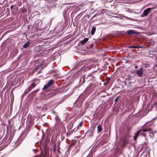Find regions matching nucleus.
I'll list each match as a JSON object with an SVG mask.
<instances>
[{
  "label": "nucleus",
  "instance_id": "2eb2a0df",
  "mask_svg": "<svg viewBox=\"0 0 157 157\" xmlns=\"http://www.w3.org/2000/svg\"><path fill=\"white\" fill-rule=\"evenodd\" d=\"M149 135L151 137L153 138L154 137V134H152L149 133Z\"/></svg>",
  "mask_w": 157,
  "mask_h": 157
},
{
  "label": "nucleus",
  "instance_id": "a878e982",
  "mask_svg": "<svg viewBox=\"0 0 157 157\" xmlns=\"http://www.w3.org/2000/svg\"><path fill=\"white\" fill-rule=\"evenodd\" d=\"M44 136H42V139H43V138H44Z\"/></svg>",
  "mask_w": 157,
  "mask_h": 157
},
{
  "label": "nucleus",
  "instance_id": "b1692460",
  "mask_svg": "<svg viewBox=\"0 0 157 157\" xmlns=\"http://www.w3.org/2000/svg\"><path fill=\"white\" fill-rule=\"evenodd\" d=\"M154 119H157V116H156V117H155L154 118Z\"/></svg>",
  "mask_w": 157,
  "mask_h": 157
},
{
  "label": "nucleus",
  "instance_id": "9b49d317",
  "mask_svg": "<svg viewBox=\"0 0 157 157\" xmlns=\"http://www.w3.org/2000/svg\"><path fill=\"white\" fill-rule=\"evenodd\" d=\"M96 29L95 27H93L92 28L91 31V34L92 35H93L94 34Z\"/></svg>",
  "mask_w": 157,
  "mask_h": 157
},
{
  "label": "nucleus",
  "instance_id": "20e7f679",
  "mask_svg": "<svg viewBox=\"0 0 157 157\" xmlns=\"http://www.w3.org/2000/svg\"><path fill=\"white\" fill-rule=\"evenodd\" d=\"M126 33L129 34H138V33L137 32H136L133 30H128L126 32Z\"/></svg>",
  "mask_w": 157,
  "mask_h": 157
},
{
  "label": "nucleus",
  "instance_id": "6ab92c4d",
  "mask_svg": "<svg viewBox=\"0 0 157 157\" xmlns=\"http://www.w3.org/2000/svg\"><path fill=\"white\" fill-rule=\"evenodd\" d=\"M66 136L67 137H68L70 135V132H67L66 134Z\"/></svg>",
  "mask_w": 157,
  "mask_h": 157
},
{
  "label": "nucleus",
  "instance_id": "4468645a",
  "mask_svg": "<svg viewBox=\"0 0 157 157\" xmlns=\"http://www.w3.org/2000/svg\"><path fill=\"white\" fill-rule=\"evenodd\" d=\"M149 129H150V128H147L144 129L142 130V132H145L149 131Z\"/></svg>",
  "mask_w": 157,
  "mask_h": 157
},
{
  "label": "nucleus",
  "instance_id": "7ed1b4c3",
  "mask_svg": "<svg viewBox=\"0 0 157 157\" xmlns=\"http://www.w3.org/2000/svg\"><path fill=\"white\" fill-rule=\"evenodd\" d=\"M152 8H148L147 9L145 10L143 13V14L144 15V17L147 16L150 12L151 10H152Z\"/></svg>",
  "mask_w": 157,
  "mask_h": 157
},
{
  "label": "nucleus",
  "instance_id": "9d476101",
  "mask_svg": "<svg viewBox=\"0 0 157 157\" xmlns=\"http://www.w3.org/2000/svg\"><path fill=\"white\" fill-rule=\"evenodd\" d=\"M97 133L99 134L102 130V128H101L100 125H99L97 127Z\"/></svg>",
  "mask_w": 157,
  "mask_h": 157
},
{
  "label": "nucleus",
  "instance_id": "aec40b11",
  "mask_svg": "<svg viewBox=\"0 0 157 157\" xmlns=\"http://www.w3.org/2000/svg\"><path fill=\"white\" fill-rule=\"evenodd\" d=\"M110 80V78H107V82H109Z\"/></svg>",
  "mask_w": 157,
  "mask_h": 157
},
{
  "label": "nucleus",
  "instance_id": "dca6fc26",
  "mask_svg": "<svg viewBox=\"0 0 157 157\" xmlns=\"http://www.w3.org/2000/svg\"><path fill=\"white\" fill-rule=\"evenodd\" d=\"M14 5H13L10 6V9L11 10H13V9L14 8Z\"/></svg>",
  "mask_w": 157,
  "mask_h": 157
},
{
  "label": "nucleus",
  "instance_id": "cd10ccee",
  "mask_svg": "<svg viewBox=\"0 0 157 157\" xmlns=\"http://www.w3.org/2000/svg\"><path fill=\"white\" fill-rule=\"evenodd\" d=\"M134 47V48H137V47Z\"/></svg>",
  "mask_w": 157,
  "mask_h": 157
},
{
  "label": "nucleus",
  "instance_id": "1a4fd4ad",
  "mask_svg": "<svg viewBox=\"0 0 157 157\" xmlns=\"http://www.w3.org/2000/svg\"><path fill=\"white\" fill-rule=\"evenodd\" d=\"M26 12V10L25 8H21L19 11V12L20 13H23Z\"/></svg>",
  "mask_w": 157,
  "mask_h": 157
},
{
  "label": "nucleus",
  "instance_id": "39448f33",
  "mask_svg": "<svg viewBox=\"0 0 157 157\" xmlns=\"http://www.w3.org/2000/svg\"><path fill=\"white\" fill-rule=\"evenodd\" d=\"M140 131H138L136 133L134 134V140L135 141L137 139L139 134L140 133Z\"/></svg>",
  "mask_w": 157,
  "mask_h": 157
},
{
  "label": "nucleus",
  "instance_id": "f8f14e48",
  "mask_svg": "<svg viewBox=\"0 0 157 157\" xmlns=\"http://www.w3.org/2000/svg\"><path fill=\"white\" fill-rule=\"evenodd\" d=\"M149 133L152 134H154L156 132V130H152L151 128H150V129H149Z\"/></svg>",
  "mask_w": 157,
  "mask_h": 157
},
{
  "label": "nucleus",
  "instance_id": "bb28decb",
  "mask_svg": "<svg viewBox=\"0 0 157 157\" xmlns=\"http://www.w3.org/2000/svg\"><path fill=\"white\" fill-rule=\"evenodd\" d=\"M76 137V138H79V137Z\"/></svg>",
  "mask_w": 157,
  "mask_h": 157
},
{
  "label": "nucleus",
  "instance_id": "a211bd4d",
  "mask_svg": "<svg viewBox=\"0 0 157 157\" xmlns=\"http://www.w3.org/2000/svg\"><path fill=\"white\" fill-rule=\"evenodd\" d=\"M119 96H118L115 99V100H114V101L115 102H116L117 101V100L119 98Z\"/></svg>",
  "mask_w": 157,
  "mask_h": 157
},
{
  "label": "nucleus",
  "instance_id": "0eeeda50",
  "mask_svg": "<svg viewBox=\"0 0 157 157\" xmlns=\"http://www.w3.org/2000/svg\"><path fill=\"white\" fill-rule=\"evenodd\" d=\"M56 150V144H53L52 147L51 148V151H52L54 152H55Z\"/></svg>",
  "mask_w": 157,
  "mask_h": 157
},
{
  "label": "nucleus",
  "instance_id": "f257e3e1",
  "mask_svg": "<svg viewBox=\"0 0 157 157\" xmlns=\"http://www.w3.org/2000/svg\"><path fill=\"white\" fill-rule=\"evenodd\" d=\"M136 74L139 77H141L142 76L143 74V69L142 68H140L138 69L136 71Z\"/></svg>",
  "mask_w": 157,
  "mask_h": 157
},
{
  "label": "nucleus",
  "instance_id": "f3484780",
  "mask_svg": "<svg viewBox=\"0 0 157 157\" xmlns=\"http://www.w3.org/2000/svg\"><path fill=\"white\" fill-rule=\"evenodd\" d=\"M132 77H133L132 76H131L130 75H128V80H130L131 79V78Z\"/></svg>",
  "mask_w": 157,
  "mask_h": 157
},
{
  "label": "nucleus",
  "instance_id": "5701e85b",
  "mask_svg": "<svg viewBox=\"0 0 157 157\" xmlns=\"http://www.w3.org/2000/svg\"><path fill=\"white\" fill-rule=\"evenodd\" d=\"M138 67V66L137 65H136L135 66V68H137Z\"/></svg>",
  "mask_w": 157,
  "mask_h": 157
},
{
  "label": "nucleus",
  "instance_id": "c756f323",
  "mask_svg": "<svg viewBox=\"0 0 157 157\" xmlns=\"http://www.w3.org/2000/svg\"><path fill=\"white\" fill-rule=\"evenodd\" d=\"M145 67H147V66H145Z\"/></svg>",
  "mask_w": 157,
  "mask_h": 157
},
{
  "label": "nucleus",
  "instance_id": "c85d7f7f",
  "mask_svg": "<svg viewBox=\"0 0 157 157\" xmlns=\"http://www.w3.org/2000/svg\"><path fill=\"white\" fill-rule=\"evenodd\" d=\"M108 83V82H106V84H107V83Z\"/></svg>",
  "mask_w": 157,
  "mask_h": 157
},
{
  "label": "nucleus",
  "instance_id": "423d86ee",
  "mask_svg": "<svg viewBox=\"0 0 157 157\" xmlns=\"http://www.w3.org/2000/svg\"><path fill=\"white\" fill-rule=\"evenodd\" d=\"M88 40V39L87 38H85L84 40L80 41L81 44L83 45L84 44L86 43Z\"/></svg>",
  "mask_w": 157,
  "mask_h": 157
},
{
  "label": "nucleus",
  "instance_id": "6e6552de",
  "mask_svg": "<svg viewBox=\"0 0 157 157\" xmlns=\"http://www.w3.org/2000/svg\"><path fill=\"white\" fill-rule=\"evenodd\" d=\"M30 44V42L29 41H28L25 44L23 45V47L25 48H26L29 46Z\"/></svg>",
  "mask_w": 157,
  "mask_h": 157
},
{
  "label": "nucleus",
  "instance_id": "4be33fe9",
  "mask_svg": "<svg viewBox=\"0 0 157 157\" xmlns=\"http://www.w3.org/2000/svg\"><path fill=\"white\" fill-rule=\"evenodd\" d=\"M83 81H82V84H83L84 82H85L84 78H83Z\"/></svg>",
  "mask_w": 157,
  "mask_h": 157
},
{
  "label": "nucleus",
  "instance_id": "393cba45",
  "mask_svg": "<svg viewBox=\"0 0 157 157\" xmlns=\"http://www.w3.org/2000/svg\"><path fill=\"white\" fill-rule=\"evenodd\" d=\"M58 118V116H56V120H57Z\"/></svg>",
  "mask_w": 157,
  "mask_h": 157
},
{
  "label": "nucleus",
  "instance_id": "f03ea898",
  "mask_svg": "<svg viewBox=\"0 0 157 157\" xmlns=\"http://www.w3.org/2000/svg\"><path fill=\"white\" fill-rule=\"evenodd\" d=\"M54 81L52 80H50L48 81L46 85H45L43 88L42 89L44 90L48 87H49L51 85L53 84Z\"/></svg>",
  "mask_w": 157,
  "mask_h": 157
},
{
  "label": "nucleus",
  "instance_id": "412c9836",
  "mask_svg": "<svg viewBox=\"0 0 157 157\" xmlns=\"http://www.w3.org/2000/svg\"><path fill=\"white\" fill-rule=\"evenodd\" d=\"M82 123L80 122L78 125V126H81L82 125Z\"/></svg>",
  "mask_w": 157,
  "mask_h": 157
},
{
  "label": "nucleus",
  "instance_id": "ddd939ff",
  "mask_svg": "<svg viewBox=\"0 0 157 157\" xmlns=\"http://www.w3.org/2000/svg\"><path fill=\"white\" fill-rule=\"evenodd\" d=\"M35 86L36 85L34 83H33L31 85L29 86V89H31L34 88Z\"/></svg>",
  "mask_w": 157,
  "mask_h": 157
}]
</instances>
